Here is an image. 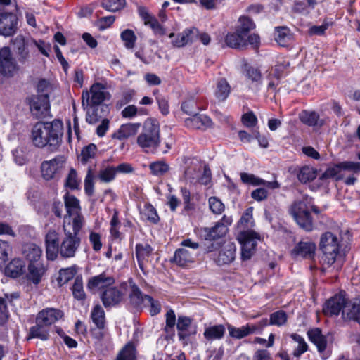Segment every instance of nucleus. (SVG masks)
<instances>
[{
    "instance_id": "a19ab883",
    "label": "nucleus",
    "mask_w": 360,
    "mask_h": 360,
    "mask_svg": "<svg viewBox=\"0 0 360 360\" xmlns=\"http://www.w3.org/2000/svg\"><path fill=\"white\" fill-rule=\"evenodd\" d=\"M359 304L352 303L351 302L347 301L345 298V304L342 307V316L345 320H355L358 313Z\"/></svg>"
},
{
    "instance_id": "423d86ee",
    "label": "nucleus",
    "mask_w": 360,
    "mask_h": 360,
    "mask_svg": "<svg viewBox=\"0 0 360 360\" xmlns=\"http://www.w3.org/2000/svg\"><path fill=\"white\" fill-rule=\"evenodd\" d=\"M290 214L297 224L304 230L310 231L313 229L312 219L310 213L302 202H295L290 207Z\"/></svg>"
},
{
    "instance_id": "37998d69",
    "label": "nucleus",
    "mask_w": 360,
    "mask_h": 360,
    "mask_svg": "<svg viewBox=\"0 0 360 360\" xmlns=\"http://www.w3.org/2000/svg\"><path fill=\"white\" fill-rule=\"evenodd\" d=\"M44 326V324H42V323L37 322L36 326L30 328L28 338H39L41 340H48L49 337V332Z\"/></svg>"
},
{
    "instance_id": "7c9ffc66",
    "label": "nucleus",
    "mask_w": 360,
    "mask_h": 360,
    "mask_svg": "<svg viewBox=\"0 0 360 360\" xmlns=\"http://www.w3.org/2000/svg\"><path fill=\"white\" fill-rule=\"evenodd\" d=\"M307 335L309 340L317 347L320 352L326 349L327 340L319 328H316L309 330Z\"/></svg>"
},
{
    "instance_id": "9d476101",
    "label": "nucleus",
    "mask_w": 360,
    "mask_h": 360,
    "mask_svg": "<svg viewBox=\"0 0 360 360\" xmlns=\"http://www.w3.org/2000/svg\"><path fill=\"white\" fill-rule=\"evenodd\" d=\"M32 115L38 119L49 115V99L47 94L32 96L28 99Z\"/></svg>"
},
{
    "instance_id": "aec40b11",
    "label": "nucleus",
    "mask_w": 360,
    "mask_h": 360,
    "mask_svg": "<svg viewBox=\"0 0 360 360\" xmlns=\"http://www.w3.org/2000/svg\"><path fill=\"white\" fill-rule=\"evenodd\" d=\"M345 304V297L342 295H335L325 304L323 311L326 315H338L342 311Z\"/></svg>"
},
{
    "instance_id": "13d9d810",
    "label": "nucleus",
    "mask_w": 360,
    "mask_h": 360,
    "mask_svg": "<svg viewBox=\"0 0 360 360\" xmlns=\"http://www.w3.org/2000/svg\"><path fill=\"white\" fill-rule=\"evenodd\" d=\"M94 176L92 173L91 168L88 169L86 176L84 179V190L85 193L91 196L94 192Z\"/></svg>"
},
{
    "instance_id": "4468645a",
    "label": "nucleus",
    "mask_w": 360,
    "mask_h": 360,
    "mask_svg": "<svg viewBox=\"0 0 360 360\" xmlns=\"http://www.w3.org/2000/svg\"><path fill=\"white\" fill-rule=\"evenodd\" d=\"M60 234L55 229H49L45 236L46 257L49 260L56 259L59 251Z\"/></svg>"
},
{
    "instance_id": "680f3d73",
    "label": "nucleus",
    "mask_w": 360,
    "mask_h": 360,
    "mask_svg": "<svg viewBox=\"0 0 360 360\" xmlns=\"http://www.w3.org/2000/svg\"><path fill=\"white\" fill-rule=\"evenodd\" d=\"M340 167L343 174L346 172L353 174L360 172V162H359L344 161L340 162Z\"/></svg>"
},
{
    "instance_id": "0eeeda50",
    "label": "nucleus",
    "mask_w": 360,
    "mask_h": 360,
    "mask_svg": "<svg viewBox=\"0 0 360 360\" xmlns=\"http://www.w3.org/2000/svg\"><path fill=\"white\" fill-rule=\"evenodd\" d=\"M238 240L242 245V259H250L255 251L257 242L259 240V234L253 231H242L238 234Z\"/></svg>"
},
{
    "instance_id": "8fccbe9b",
    "label": "nucleus",
    "mask_w": 360,
    "mask_h": 360,
    "mask_svg": "<svg viewBox=\"0 0 360 360\" xmlns=\"http://www.w3.org/2000/svg\"><path fill=\"white\" fill-rule=\"evenodd\" d=\"M275 39L276 42L284 46L290 39V34L289 30L287 27H277L276 29Z\"/></svg>"
},
{
    "instance_id": "7ed1b4c3",
    "label": "nucleus",
    "mask_w": 360,
    "mask_h": 360,
    "mask_svg": "<svg viewBox=\"0 0 360 360\" xmlns=\"http://www.w3.org/2000/svg\"><path fill=\"white\" fill-rule=\"evenodd\" d=\"M319 247L323 252V264L330 266L335 263L339 253L340 239L332 232H326L321 236Z\"/></svg>"
},
{
    "instance_id": "bf43d9fd",
    "label": "nucleus",
    "mask_w": 360,
    "mask_h": 360,
    "mask_svg": "<svg viewBox=\"0 0 360 360\" xmlns=\"http://www.w3.org/2000/svg\"><path fill=\"white\" fill-rule=\"evenodd\" d=\"M240 179L244 184H251L252 186H259L264 184V180L252 174L245 172L240 173Z\"/></svg>"
},
{
    "instance_id": "6e6d98bb",
    "label": "nucleus",
    "mask_w": 360,
    "mask_h": 360,
    "mask_svg": "<svg viewBox=\"0 0 360 360\" xmlns=\"http://www.w3.org/2000/svg\"><path fill=\"white\" fill-rule=\"evenodd\" d=\"M208 202L209 207L214 214H220L224 211V203L217 197H210Z\"/></svg>"
},
{
    "instance_id": "603ef678",
    "label": "nucleus",
    "mask_w": 360,
    "mask_h": 360,
    "mask_svg": "<svg viewBox=\"0 0 360 360\" xmlns=\"http://www.w3.org/2000/svg\"><path fill=\"white\" fill-rule=\"evenodd\" d=\"M125 4V0H103L101 4L103 8L110 12L120 11Z\"/></svg>"
},
{
    "instance_id": "39448f33",
    "label": "nucleus",
    "mask_w": 360,
    "mask_h": 360,
    "mask_svg": "<svg viewBox=\"0 0 360 360\" xmlns=\"http://www.w3.org/2000/svg\"><path fill=\"white\" fill-rule=\"evenodd\" d=\"M181 245L183 246L175 251L172 261L180 266H187L194 262L197 257V250L199 244L190 239L184 240Z\"/></svg>"
},
{
    "instance_id": "4d7b16f0",
    "label": "nucleus",
    "mask_w": 360,
    "mask_h": 360,
    "mask_svg": "<svg viewBox=\"0 0 360 360\" xmlns=\"http://www.w3.org/2000/svg\"><path fill=\"white\" fill-rule=\"evenodd\" d=\"M287 321V314L283 311H278L271 314L269 324L283 326Z\"/></svg>"
},
{
    "instance_id": "473e14b6",
    "label": "nucleus",
    "mask_w": 360,
    "mask_h": 360,
    "mask_svg": "<svg viewBox=\"0 0 360 360\" xmlns=\"http://www.w3.org/2000/svg\"><path fill=\"white\" fill-rule=\"evenodd\" d=\"M23 253L30 263L40 262L39 259L42 255V250L36 244L30 243L25 245Z\"/></svg>"
},
{
    "instance_id": "de8ad7c7",
    "label": "nucleus",
    "mask_w": 360,
    "mask_h": 360,
    "mask_svg": "<svg viewBox=\"0 0 360 360\" xmlns=\"http://www.w3.org/2000/svg\"><path fill=\"white\" fill-rule=\"evenodd\" d=\"M135 347L131 343H128L120 352L116 360H136Z\"/></svg>"
},
{
    "instance_id": "393cba45",
    "label": "nucleus",
    "mask_w": 360,
    "mask_h": 360,
    "mask_svg": "<svg viewBox=\"0 0 360 360\" xmlns=\"http://www.w3.org/2000/svg\"><path fill=\"white\" fill-rule=\"evenodd\" d=\"M187 127L205 130L212 126L211 119L205 115H195L186 120Z\"/></svg>"
},
{
    "instance_id": "412c9836",
    "label": "nucleus",
    "mask_w": 360,
    "mask_h": 360,
    "mask_svg": "<svg viewBox=\"0 0 360 360\" xmlns=\"http://www.w3.org/2000/svg\"><path fill=\"white\" fill-rule=\"evenodd\" d=\"M152 251V248L148 244H137L136 246V256L139 266L144 274L146 264L149 261Z\"/></svg>"
},
{
    "instance_id": "2f4dec72",
    "label": "nucleus",
    "mask_w": 360,
    "mask_h": 360,
    "mask_svg": "<svg viewBox=\"0 0 360 360\" xmlns=\"http://www.w3.org/2000/svg\"><path fill=\"white\" fill-rule=\"evenodd\" d=\"M230 93L231 86L226 79L224 78L218 79L214 92L216 98L220 102L224 101L229 97Z\"/></svg>"
},
{
    "instance_id": "cd10ccee",
    "label": "nucleus",
    "mask_w": 360,
    "mask_h": 360,
    "mask_svg": "<svg viewBox=\"0 0 360 360\" xmlns=\"http://www.w3.org/2000/svg\"><path fill=\"white\" fill-rule=\"evenodd\" d=\"M46 267L41 262L30 263L28 266L27 276L29 279L34 284H38L40 283L41 278L46 273Z\"/></svg>"
},
{
    "instance_id": "c756f323",
    "label": "nucleus",
    "mask_w": 360,
    "mask_h": 360,
    "mask_svg": "<svg viewBox=\"0 0 360 360\" xmlns=\"http://www.w3.org/2000/svg\"><path fill=\"white\" fill-rule=\"evenodd\" d=\"M86 111V120L89 124L97 122L102 117V111L103 106L96 104H85L83 107Z\"/></svg>"
},
{
    "instance_id": "72a5a7b5",
    "label": "nucleus",
    "mask_w": 360,
    "mask_h": 360,
    "mask_svg": "<svg viewBox=\"0 0 360 360\" xmlns=\"http://www.w3.org/2000/svg\"><path fill=\"white\" fill-rule=\"evenodd\" d=\"M225 333V327L220 324L210 326L205 328L204 331V337L208 341L221 339Z\"/></svg>"
},
{
    "instance_id": "4be33fe9",
    "label": "nucleus",
    "mask_w": 360,
    "mask_h": 360,
    "mask_svg": "<svg viewBox=\"0 0 360 360\" xmlns=\"http://www.w3.org/2000/svg\"><path fill=\"white\" fill-rule=\"evenodd\" d=\"M246 37L239 32H229L225 37L227 46L235 49H243L247 46Z\"/></svg>"
},
{
    "instance_id": "3c124183",
    "label": "nucleus",
    "mask_w": 360,
    "mask_h": 360,
    "mask_svg": "<svg viewBox=\"0 0 360 360\" xmlns=\"http://www.w3.org/2000/svg\"><path fill=\"white\" fill-rule=\"evenodd\" d=\"M116 174L115 167L108 166L100 170L98 178L102 182L109 183L115 179Z\"/></svg>"
},
{
    "instance_id": "6ab92c4d",
    "label": "nucleus",
    "mask_w": 360,
    "mask_h": 360,
    "mask_svg": "<svg viewBox=\"0 0 360 360\" xmlns=\"http://www.w3.org/2000/svg\"><path fill=\"white\" fill-rule=\"evenodd\" d=\"M316 245L310 241H300L292 250L294 257L311 258L315 253Z\"/></svg>"
},
{
    "instance_id": "c03bdc74",
    "label": "nucleus",
    "mask_w": 360,
    "mask_h": 360,
    "mask_svg": "<svg viewBox=\"0 0 360 360\" xmlns=\"http://www.w3.org/2000/svg\"><path fill=\"white\" fill-rule=\"evenodd\" d=\"M255 25L250 18L242 16L238 20V24L236 27V30L246 37L248 33L255 29Z\"/></svg>"
},
{
    "instance_id": "2eb2a0df",
    "label": "nucleus",
    "mask_w": 360,
    "mask_h": 360,
    "mask_svg": "<svg viewBox=\"0 0 360 360\" xmlns=\"http://www.w3.org/2000/svg\"><path fill=\"white\" fill-rule=\"evenodd\" d=\"M18 18L12 13H0V34L4 37L13 35L17 31Z\"/></svg>"
},
{
    "instance_id": "864d4df0",
    "label": "nucleus",
    "mask_w": 360,
    "mask_h": 360,
    "mask_svg": "<svg viewBox=\"0 0 360 360\" xmlns=\"http://www.w3.org/2000/svg\"><path fill=\"white\" fill-rule=\"evenodd\" d=\"M290 337L292 340L298 344L297 348L294 351L293 355L295 357H299L301 354L304 353L308 349V345L304 339L300 335L293 333Z\"/></svg>"
},
{
    "instance_id": "f03ea898",
    "label": "nucleus",
    "mask_w": 360,
    "mask_h": 360,
    "mask_svg": "<svg viewBox=\"0 0 360 360\" xmlns=\"http://www.w3.org/2000/svg\"><path fill=\"white\" fill-rule=\"evenodd\" d=\"M136 143L145 152L156 151L160 144V127L157 120L148 118L144 121Z\"/></svg>"
},
{
    "instance_id": "9b49d317",
    "label": "nucleus",
    "mask_w": 360,
    "mask_h": 360,
    "mask_svg": "<svg viewBox=\"0 0 360 360\" xmlns=\"http://www.w3.org/2000/svg\"><path fill=\"white\" fill-rule=\"evenodd\" d=\"M11 43L13 45L18 60L21 63L25 62L30 57V51L34 48L35 40L32 38H26L19 34L11 39Z\"/></svg>"
},
{
    "instance_id": "a211bd4d",
    "label": "nucleus",
    "mask_w": 360,
    "mask_h": 360,
    "mask_svg": "<svg viewBox=\"0 0 360 360\" xmlns=\"http://www.w3.org/2000/svg\"><path fill=\"white\" fill-rule=\"evenodd\" d=\"M122 297V292L114 287L107 288L101 295V300L105 307L117 304L121 302Z\"/></svg>"
},
{
    "instance_id": "b1692460",
    "label": "nucleus",
    "mask_w": 360,
    "mask_h": 360,
    "mask_svg": "<svg viewBox=\"0 0 360 360\" xmlns=\"http://www.w3.org/2000/svg\"><path fill=\"white\" fill-rule=\"evenodd\" d=\"M114 278L105 274H100L89 279L88 288L91 290H98L108 288L114 283Z\"/></svg>"
},
{
    "instance_id": "c9c22d12",
    "label": "nucleus",
    "mask_w": 360,
    "mask_h": 360,
    "mask_svg": "<svg viewBox=\"0 0 360 360\" xmlns=\"http://www.w3.org/2000/svg\"><path fill=\"white\" fill-rule=\"evenodd\" d=\"M15 60L9 47L4 46L0 49V68H11L15 66Z\"/></svg>"
},
{
    "instance_id": "5701e85b",
    "label": "nucleus",
    "mask_w": 360,
    "mask_h": 360,
    "mask_svg": "<svg viewBox=\"0 0 360 360\" xmlns=\"http://www.w3.org/2000/svg\"><path fill=\"white\" fill-rule=\"evenodd\" d=\"M236 257V246L233 243H229L221 249L216 262L219 265L228 264L232 262Z\"/></svg>"
},
{
    "instance_id": "f257e3e1",
    "label": "nucleus",
    "mask_w": 360,
    "mask_h": 360,
    "mask_svg": "<svg viewBox=\"0 0 360 360\" xmlns=\"http://www.w3.org/2000/svg\"><path fill=\"white\" fill-rule=\"evenodd\" d=\"M63 134V122L54 120L52 122L36 123L32 128L30 139L34 146L39 148L49 146L54 150L60 146Z\"/></svg>"
},
{
    "instance_id": "e2e57ef3",
    "label": "nucleus",
    "mask_w": 360,
    "mask_h": 360,
    "mask_svg": "<svg viewBox=\"0 0 360 360\" xmlns=\"http://www.w3.org/2000/svg\"><path fill=\"white\" fill-rule=\"evenodd\" d=\"M96 146L94 143H91L84 147L81 152V160L83 163H86L89 159L93 158L96 154Z\"/></svg>"
},
{
    "instance_id": "0e129e2a",
    "label": "nucleus",
    "mask_w": 360,
    "mask_h": 360,
    "mask_svg": "<svg viewBox=\"0 0 360 360\" xmlns=\"http://www.w3.org/2000/svg\"><path fill=\"white\" fill-rule=\"evenodd\" d=\"M72 294L75 298L77 300H83L85 297L82 281L79 278H77L75 280L74 285L72 286Z\"/></svg>"
},
{
    "instance_id": "ea45409f",
    "label": "nucleus",
    "mask_w": 360,
    "mask_h": 360,
    "mask_svg": "<svg viewBox=\"0 0 360 360\" xmlns=\"http://www.w3.org/2000/svg\"><path fill=\"white\" fill-rule=\"evenodd\" d=\"M345 176V174L342 173L340 162L327 168V169L322 174L320 179L323 180L334 178L335 180L338 181L342 179Z\"/></svg>"
},
{
    "instance_id": "1a4fd4ad",
    "label": "nucleus",
    "mask_w": 360,
    "mask_h": 360,
    "mask_svg": "<svg viewBox=\"0 0 360 360\" xmlns=\"http://www.w3.org/2000/svg\"><path fill=\"white\" fill-rule=\"evenodd\" d=\"M66 159L63 155H58L50 160L42 162L41 172L46 180L54 179L64 167Z\"/></svg>"
},
{
    "instance_id": "c85d7f7f",
    "label": "nucleus",
    "mask_w": 360,
    "mask_h": 360,
    "mask_svg": "<svg viewBox=\"0 0 360 360\" xmlns=\"http://www.w3.org/2000/svg\"><path fill=\"white\" fill-rule=\"evenodd\" d=\"M300 120L309 127L322 126L323 121L320 118L319 114L316 111L302 110L299 114Z\"/></svg>"
},
{
    "instance_id": "052dcab7",
    "label": "nucleus",
    "mask_w": 360,
    "mask_h": 360,
    "mask_svg": "<svg viewBox=\"0 0 360 360\" xmlns=\"http://www.w3.org/2000/svg\"><path fill=\"white\" fill-rule=\"evenodd\" d=\"M191 323V320L186 316H179L177 321V329L179 330V336L181 340H184L186 335L184 331L186 330Z\"/></svg>"
},
{
    "instance_id": "5fc2aeb1",
    "label": "nucleus",
    "mask_w": 360,
    "mask_h": 360,
    "mask_svg": "<svg viewBox=\"0 0 360 360\" xmlns=\"http://www.w3.org/2000/svg\"><path fill=\"white\" fill-rule=\"evenodd\" d=\"M12 252V248L8 242L0 240V267H2L8 260Z\"/></svg>"
},
{
    "instance_id": "338daca9",
    "label": "nucleus",
    "mask_w": 360,
    "mask_h": 360,
    "mask_svg": "<svg viewBox=\"0 0 360 360\" xmlns=\"http://www.w3.org/2000/svg\"><path fill=\"white\" fill-rule=\"evenodd\" d=\"M331 25L328 22H324L321 25H313L309 30V35H323L326 30Z\"/></svg>"
},
{
    "instance_id": "6e6552de",
    "label": "nucleus",
    "mask_w": 360,
    "mask_h": 360,
    "mask_svg": "<svg viewBox=\"0 0 360 360\" xmlns=\"http://www.w3.org/2000/svg\"><path fill=\"white\" fill-rule=\"evenodd\" d=\"M232 223L231 217L224 215L214 226L205 227L202 229L205 240H214L224 237L228 232V226Z\"/></svg>"
},
{
    "instance_id": "f3484780",
    "label": "nucleus",
    "mask_w": 360,
    "mask_h": 360,
    "mask_svg": "<svg viewBox=\"0 0 360 360\" xmlns=\"http://www.w3.org/2000/svg\"><path fill=\"white\" fill-rule=\"evenodd\" d=\"M63 313L59 309L49 308L40 311L37 317V323H42L44 326H49L62 319Z\"/></svg>"
},
{
    "instance_id": "ddd939ff",
    "label": "nucleus",
    "mask_w": 360,
    "mask_h": 360,
    "mask_svg": "<svg viewBox=\"0 0 360 360\" xmlns=\"http://www.w3.org/2000/svg\"><path fill=\"white\" fill-rule=\"evenodd\" d=\"M79 236L65 235L59 246L58 254L63 258H70L75 255L80 245Z\"/></svg>"
},
{
    "instance_id": "f704fd0d",
    "label": "nucleus",
    "mask_w": 360,
    "mask_h": 360,
    "mask_svg": "<svg viewBox=\"0 0 360 360\" xmlns=\"http://www.w3.org/2000/svg\"><path fill=\"white\" fill-rule=\"evenodd\" d=\"M316 169L309 166H303L300 168L297 175L298 180L302 184L313 181L316 179Z\"/></svg>"
},
{
    "instance_id": "79ce46f5",
    "label": "nucleus",
    "mask_w": 360,
    "mask_h": 360,
    "mask_svg": "<svg viewBox=\"0 0 360 360\" xmlns=\"http://www.w3.org/2000/svg\"><path fill=\"white\" fill-rule=\"evenodd\" d=\"M65 205L67 211L65 215H70L75 213L82 214L79 200L75 197L66 195L65 197Z\"/></svg>"
},
{
    "instance_id": "69168bd1",
    "label": "nucleus",
    "mask_w": 360,
    "mask_h": 360,
    "mask_svg": "<svg viewBox=\"0 0 360 360\" xmlns=\"http://www.w3.org/2000/svg\"><path fill=\"white\" fill-rule=\"evenodd\" d=\"M169 37L172 39V44L175 47L181 48L188 44V41H186V37L184 35L183 32L177 34L171 33L169 35Z\"/></svg>"
},
{
    "instance_id": "dca6fc26",
    "label": "nucleus",
    "mask_w": 360,
    "mask_h": 360,
    "mask_svg": "<svg viewBox=\"0 0 360 360\" xmlns=\"http://www.w3.org/2000/svg\"><path fill=\"white\" fill-rule=\"evenodd\" d=\"M138 12L144 25L150 27L155 34L162 36L166 34L165 29L160 25L156 18L149 13L146 8L140 6L138 8Z\"/></svg>"
},
{
    "instance_id": "a878e982",
    "label": "nucleus",
    "mask_w": 360,
    "mask_h": 360,
    "mask_svg": "<svg viewBox=\"0 0 360 360\" xmlns=\"http://www.w3.org/2000/svg\"><path fill=\"white\" fill-rule=\"evenodd\" d=\"M140 123H128L120 126L119 129L112 135V138L122 140L135 135L140 127Z\"/></svg>"
},
{
    "instance_id": "e433bc0d",
    "label": "nucleus",
    "mask_w": 360,
    "mask_h": 360,
    "mask_svg": "<svg viewBox=\"0 0 360 360\" xmlns=\"http://www.w3.org/2000/svg\"><path fill=\"white\" fill-rule=\"evenodd\" d=\"M24 264L22 261L18 259H13L6 268V274L12 277L16 278L23 272Z\"/></svg>"
},
{
    "instance_id": "49530a36",
    "label": "nucleus",
    "mask_w": 360,
    "mask_h": 360,
    "mask_svg": "<svg viewBox=\"0 0 360 360\" xmlns=\"http://www.w3.org/2000/svg\"><path fill=\"white\" fill-rule=\"evenodd\" d=\"M75 274L76 268L75 266L60 269L57 278L58 284L60 286L65 284L75 276Z\"/></svg>"
},
{
    "instance_id": "4c0bfd02",
    "label": "nucleus",
    "mask_w": 360,
    "mask_h": 360,
    "mask_svg": "<svg viewBox=\"0 0 360 360\" xmlns=\"http://www.w3.org/2000/svg\"><path fill=\"white\" fill-rule=\"evenodd\" d=\"M147 296L146 295H143L140 290L136 286L134 285L131 288V291L129 295L130 302L135 307H144L146 304L145 300Z\"/></svg>"
},
{
    "instance_id": "58836bf2",
    "label": "nucleus",
    "mask_w": 360,
    "mask_h": 360,
    "mask_svg": "<svg viewBox=\"0 0 360 360\" xmlns=\"http://www.w3.org/2000/svg\"><path fill=\"white\" fill-rule=\"evenodd\" d=\"M91 317L97 328H104L105 316L103 309L100 305H96L91 311Z\"/></svg>"
},
{
    "instance_id": "a18cd8bd",
    "label": "nucleus",
    "mask_w": 360,
    "mask_h": 360,
    "mask_svg": "<svg viewBox=\"0 0 360 360\" xmlns=\"http://www.w3.org/2000/svg\"><path fill=\"white\" fill-rule=\"evenodd\" d=\"M120 37L127 49H131L134 47L136 36L132 30H124L121 32Z\"/></svg>"
},
{
    "instance_id": "bb28decb",
    "label": "nucleus",
    "mask_w": 360,
    "mask_h": 360,
    "mask_svg": "<svg viewBox=\"0 0 360 360\" xmlns=\"http://www.w3.org/2000/svg\"><path fill=\"white\" fill-rule=\"evenodd\" d=\"M258 330V327L256 325L243 326L240 328H236L231 325L228 326V331L229 335L236 339H242L248 335L254 333Z\"/></svg>"
},
{
    "instance_id": "774afa93",
    "label": "nucleus",
    "mask_w": 360,
    "mask_h": 360,
    "mask_svg": "<svg viewBox=\"0 0 360 360\" xmlns=\"http://www.w3.org/2000/svg\"><path fill=\"white\" fill-rule=\"evenodd\" d=\"M188 44L193 43L198 39L199 30L195 27H191L184 30L183 32Z\"/></svg>"
},
{
    "instance_id": "f8f14e48",
    "label": "nucleus",
    "mask_w": 360,
    "mask_h": 360,
    "mask_svg": "<svg viewBox=\"0 0 360 360\" xmlns=\"http://www.w3.org/2000/svg\"><path fill=\"white\" fill-rule=\"evenodd\" d=\"M84 224L82 214H73L65 215L63 222L64 235L78 236V233Z\"/></svg>"
},
{
    "instance_id": "09e8293b",
    "label": "nucleus",
    "mask_w": 360,
    "mask_h": 360,
    "mask_svg": "<svg viewBox=\"0 0 360 360\" xmlns=\"http://www.w3.org/2000/svg\"><path fill=\"white\" fill-rule=\"evenodd\" d=\"M149 168L153 175L162 176L169 171V166L164 161H157L150 163Z\"/></svg>"
},
{
    "instance_id": "20e7f679",
    "label": "nucleus",
    "mask_w": 360,
    "mask_h": 360,
    "mask_svg": "<svg viewBox=\"0 0 360 360\" xmlns=\"http://www.w3.org/2000/svg\"><path fill=\"white\" fill-rule=\"evenodd\" d=\"M105 84L96 82L91 85L89 90H84L82 94V104L101 105L105 101H109L111 94L107 90Z\"/></svg>"
}]
</instances>
